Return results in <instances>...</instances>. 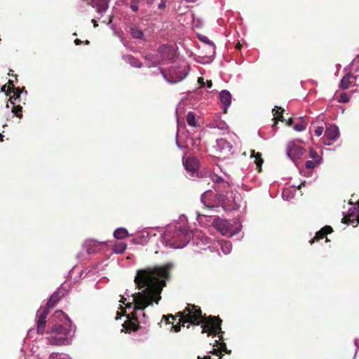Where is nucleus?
Segmentation results:
<instances>
[{"label": "nucleus", "instance_id": "obj_16", "mask_svg": "<svg viewBox=\"0 0 359 359\" xmlns=\"http://www.w3.org/2000/svg\"><path fill=\"white\" fill-rule=\"evenodd\" d=\"M105 243V241H97L95 239H87L84 242L83 248L88 255L95 254L99 252L102 249V245Z\"/></svg>", "mask_w": 359, "mask_h": 359}, {"label": "nucleus", "instance_id": "obj_61", "mask_svg": "<svg viewBox=\"0 0 359 359\" xmlns=\"http://www.w3.org/2000/svg\"><path fill=\"white\" fill-rule=\"evenodd\" d=\"M85 43H86V44H88V43H89V41L87 40V41H86V42H85Z\"/></svg>", "mask_w": 359, "mask_h": 359}, {"label": "nucleus", "instance_id": "obj_47", "mask_svg": "<svg viewBox=\"0 0 359 359\" xmlns=\"http://www.w3.org/2000/svg\"><path fill=\"white\" fill-rule=\"evenodd\" d=\"M177 131H179V129L177 130ZM175 142H176V144H177V147H179L180 149H182V145H180V143H179V142H178V132H177V135H176V140H175Z\"/></svg>", "mask_w": 359, "mask_h": 359}, {"label": "nucleus", "instance_id": "obj_38", "mask_svg": "<svg viewBox=\"0 0 359 359\" xmlns=\"http://www.w3.org/2000/svg\"><path fill=\"white\" fill-rule=\"evenodd\" d=\"M139 3H140V0H131L130 4V9L134 12L138 11Z\"/></svg>", "mask_w": 359, "mask_h": 359}, {"label": "nucleus", "instance_id": "obj_54", "mask_svg": "<svg viewBox=\"0 0 359 359\" xmlns=\"http://www.w3.org/2000/svg\"><path fill=\"white\" fill-rule=\"evenodd\" d=\"M111 28L114 30V34H115V35H116V36H118V34L117 31L114 29V26H113V25H111Z\"/></svg>", "mask_w": 359, "mask_h": 359}, {"label": "nucleus", "instance_id": "obj_51", "mask_svg": "<svg viewBox=\"0 0 359 359\" xmlns=\"http://www.w3.org/2000/svg\"><path fill=\"white\" fill-rule=\"evenodd\" d=\"M159 64H160L159 61H154L151 65H149V67L156 66V65H159Z\"/></svg>", "mask_w": 359, "mask_h": 359}, {"label": "nucleus", "instance_id": "obj_4", "mask_svg": "<svg viewBox=\"0 0 359 359\" xmlns=\"http://www.w3.org/2000/svg\"><path fill=\"white\" fill-rule=\"evenodd\" d=\"M177 316H180L177 324L170 328L175 332H180L181 326H184L186 323L198 325L204 321L201 309L194 305H188L182 312H178Z\"/></svg>", "mask_w": 359, "mask_h": 359}, {"label": "nucleus", "instance_id": "obj_49", "mask_svg": "<svg viewBox=\"0 0 359 359\" xmlns=\"http://www.w3.org/2000/svg\"><path fill=\"white\" fill-rule=\"evenodd\" d=\"M59 359H72V358H70V356H69L67 355H65L61 356Z\"/></svg>", "mask_w": 359, "mask_h": 359}, {"label": "nucleus", "instance_id": "obj_6", "mask_svg": "<svg viewBox=\"0 0 359 359\" xmlns=\"http://www.w3.org/2000/svg\"><path fill=\"white\" fill-rule=\"evenodd\" d=\"M159 70L165 80L170 83H177L184 80L189 74V67L188 66H172L168 73H165L160 67Z\"/></svg>", "mask_w": 359, "mask_h": 359}, {"label": "nucleus", "instance_id": "obj_64", "mask_svg": "<svg viewBox=\"0 0 359 359\" xmlns=\"http://www.w3.org/2000/svg\"><path fill=\"white\" fill-rule=\"evenodd\" d=\"M305 184V182H303L301 185H304Z\"/></svg>", "mask_w": 359, "mask_h": 359}, {"label": "nucleus", "instance_id": "obj_19", "mask_svg": "<svg viewBox=\"0 0 359 359\" xmlns=\"http://www.w3.org/2000/svg\"><path fill=\"white\" fill-rule=\"evenodd\" d=\"M219 100L222 104V108L224 112H226L228 107L231 103V95L230 92L227 90H222L219 93Z\"/></svg>", "mask_w": 359, "mask_h": 359}, {"label": "nucleus", "instance_id": "obj_33", "mask_svg": "<svg viewBox=\"0 0 359 359\" xmlns=\"http://www.w3.org/2000/svg\"><path fill=\"white\" fill-rule=\"evenodd\" d=\"M198 82L201 87H207L208 88H211L212 87V83L211 80L205 82L203 77H198Z\"/></svg>", "mask_w": 359, "mask_h": 359}, {"label": "nucleus", "instance_id": "obj_8", "mask_svg": "<svg viewBox=\"0 0 359 359\" xmlns=\"http://www.w3.org/2000/svg\"><path fill=\"white\" fill-rule=\"evenodd\" d=\"M183 165L187 171L188 177L194 180L198 177L199 161L195 156L183 157Z\"/></svg>", "mask_w": 359, "mask_h": 359}, {"label": "nucleus", "instance_id": "obj_48", "mask_svg": "<svg viewBox=\"0 0 359 359\" xmlns=\"http://www.w3.org/2000/svg\"><path fill=\"white\" fill-rule=\"evenodd\" d=\"M198 359H212L210 355H205L203 358H201V356L198 357Z\"/></svg>", "mask_w": 359, "mask_h": 359}, {"label": "nucleus", "instance_id": "obj_60", "mask_svg": "<svg viewBox=\"0 0 359 359\" xmlns=\"http://www.w3.org/2000/svg\"><path fill=\"white\" fill-rule=\"evenodd\" d=\"M354 343H355V346H358V339H355Z\"/></svg>", "mask_w": 359, "mask_h": 359}, {"label": "nucleus", "instance_id": "obj_29", "mask_svg": "<svg viewBox=\"0 0 359 359\" xmlns=\"http://www.w3.org/2000/svg\"><path fill=\"white\" fill-rule=\"evenodd\" d=\"M187 122L191 127H196L198 126L197 121L195 117V114L192 111L188 112L187 115Z\"/></svg>", "mask_w": 359, "mask_h": 359}, {"label": "nucleus", "instance_id": "obj_45", "mask_svg": "<svg viewBox=\"0 0 359 359\" xmlns=\"http://www.w3.org/2000/svg\"><path fill=\"white\" fill-rule=\"evenodd\" d=\"M19 97H20L19 93L18 95H15V93L12 97H10L9 101L11 102V103L12 104H13L15 100H17L19 98Z\"/></svg>", "mask_w": 359, "mask_h": 359}, {"label": "nucleus", "instance_id": "obj_56", "mask_svg": "<svg viewBox=\"0 0 359 359\" xmlns=\"http://www.w3.org/2000/svg\"><path fill=\"white\" fill-rule=\"evenodd\" d=\"M292 118H290V119L288 120L287 124H288L289 126H290V125L292 124Z\"/></svg>", "mask_w": 359, "mask_h": 359}, {"label": "nucleus", "instance_id": "obj_18", "mask_svg": "<svg viewBox=\"0 0 359 359\" xmlns=\"http://www.w3.org/2000/svg\"><path fill=\"white\" fill-rule=\"evenodd\" d=\"M158 53L167 60L172 61L175 57V51L171 46L162 45L158 48Z\"/></svg>", "mask_w": 359, "mask_h": 359}, {"label": "nucleus", "instance_id": "obj_13", "mask_svg": "<svg viewBox=\"0 0 359 359\" xmlns=\"http://www.w3.org/2000/svg\"><path fill=\"white\" fill-rule=\"evenodd\" d=\"M110 0H81L80 7H84L86 5H90L96 8L98 14L102 15L108 9Z\"/></svg>", "mask_w": 359, "mask_h": 359}, {"label": "nucleus", "instance_id": "obj_39", "mask_svg": "<svg viewBox=\"0 0 359 359\" xmlns=\"http://www.w3.org/2000/svg\"><path fill=\"white\" fill-rule=\"evenodd\" d=\"M162 320H165L167 324H173L174 321L175 320V317L172 315L163 316L162 318Z\"/></svg>", "mask_w": 359, "mask_h": 359}, {"label": "nucleus", "instance_id": "obj_23", "mask_svg": "<svg viewBox=\"0 0 359 359\" xmlns=\"http://www.w3.org/2000/svg\"><path fill=\"white\" fill-rule=\"evenodd\" d=\"M295 189L294 187L286 188L283 189L282 197L285 201H290L294 196Z\"/></svg>", "mask_w": 359, "mask_h": 359}, {"label": "nucleus", "instance_id": "obj_1", "mask_svg": "<svg viewBox=\"0 0 359 359\" xmlns=\"http://www.w3.org/2000/svg\"><path fill=\"white\" fill-rule=\"evenodd\" d=\"M171 264L139 269L135 276V283L138 292L130 294L125 292L126 297H122L120 302L126 305L123 310L120 305L121 311H117L118 320L121 315H126L127 320L123 324L121 332L130 333L137 331L142 324L148 322L144 310L154 304H158L161 299V292L165 285V279L168 276V271Z\"/></svg>", "mask_w": 359, "mask_h": 359}, {"label": "nucleus", "instance_id": "obj_22", "mask_svg": "<svg viewBox=\"0 0 359 359\" xmlns=\"http://www.w3.org/2000/svg\"><path fill=\"white\" fill-rule=\"evenodd\" d=\"M221 250L224 255H228L232 250V244L229 241L220 240L218 241Z\"/></svg>", "mask_w": 359, "mask_h": 359}, {"label": "nucleus", "instance_id": "obj_35", "mask_svg": "<svg viewBox=\"0 0 359 359\" xmlns=\"http://www.w3.org/2000/svg\"><path fill=\"white\" fill-rule=\"evenodd\" d=\"M320 163H321V162H319V161H317L315 160L307 161L305 163V167L308 169H313L314 168H316L317 165H320Z\"/></svg>", "mask_w": 359, "mask_h": 359}, {"label": "nucleus", "instance_id": "obj_42", "mask_svg": "<svg viewBox=\"0 0 359 359\" xmlns=\"http://www.w3.org/2000/svg\"><path fill=\"white\" fill-rule=\"evenodd\" d=\"M212 180L215 183L224 182V179L222 177H219L217 175H214L212 177Z\"/></svg>", "mask_w": 359, "mask_h": 359}, {"label": "nucleus", "instance_id": "obj_31", "mask_svg": "<svg viewBox=\"0 0 359 359\" xmlns=\"http://www.w3.org/2000/svg\"><path fill=\"white\" fill-rule=\"evenodd\" d=\"M197 221L199 224H203V223L205 222H210L211 220V217L209 216H207L203 214H200L197 212V217H196Z\"/></svg>", "mask_w": 359, "mask_h": 359}, {"label": "nucleus", "instance_id": "obj_2", "mask_svg": "<svg viewBox=\"0 0 359 359\" xmlns=\"http://www.w3.org/2000/svg\"><path fill=\"white\" fill-rule=\"evenodd\" d=\"M182 225L180 223L169 224L165 231L161 229L159 242L157 246L160 248V245L173 249H180L184 248L193 238V232L189 229L187 225V218L182 215L180 217Z\"/></svg>", "mask_w": 359, "mask_h": 359}, {"label": "nucleus", "instance_id": "obj_59", "mask_svg": "<svg viewBox=\"0 0 359 359\" xmlns=\"http://www.w3.org/2000/svg\"><path fill=\"white\" fill-rule=\"evenodd\" d=\"M3 137H4V135L0 133V141H3Z\"/></svg>", "mask_w": 359, "mask_h": 359}, {"label": "nucleus", "instance_id": "obj_53", "mask_svg": "<svg viewBox=\"0 0 359 359\" xmlns=\"http://www.w3.org/2000/svg\"><path fill=\"white\" fill-rule=\"evenodd\" d=\"M57 355V353H52L50 355V359H53L55 356H56Z\"/></svg>", "mask_w": 359, "mask_h": 359}, {"label": "nucleus", "instance_id": "obj_17", "mask_svg": "<svg viewBox=\"0 0 359 359\" xmlns=\"http://www.w3.org/2000/svg\"><path fill=\"white\" fill-rule=\"evenodd\" d=\"M215 147L218 151L224 155L233 154L232 144L224 138L218 139Z\"/></svg>", "mask_w": 359, "mask_h": 359}, {"label": "nucleus", "instance_id": "obj_24", "mask_svg": "<svg viewBox=\"0 0 359 359\" xmlns=\"http://www.w3.org/2000/svg\"><path fill=\"white\" fill-rule=\"evenodd\" d=\"M212 128H218L222 131H226L228 128L227 124L223 121L215 120L210 123Z\"/></svg>", "mask_w": 359, "mask_h": 359}, {"label": "nucleus", "instance_id": "obj_12", "mask_svg": "<svg viewBox=\"0 0 359 359\" xmlns=\"http://www.w3.org/2000/svg\"><path fill=\"white\" fill-rule=\"evenodd\" d=\"M212 224L213 226L223 236L233 237L237 232L231 231L230 224L224 219L219 217L214 218Z\"/></svg>", "mask_w": 359, "mask_h": 359}, {"label": "nucleus", "instance_id": "obj_62", "mask_svg": "<svg viewBox=\"0 0 359 359\" xmlns=\"http://www.w3.org/2000/svg\"><path fill=\"white\" fill-rule=\"evenodd\" d=\"M237 48H241V45H240V44H238V45L237 46Z\"/></svg>", "mask_w": 359, "mask_h": 359}, {"label": "nucleus", "instance_id": "obj_10", "mask_svg": "<svg viewBox=\"0 0 359 359\" xmlns=\"http://www.w3.org/2000/svg\"><path fill=\"white\" fill-rule=\"evenodd\" d=\"M157 231L161 234V229L158 227L145 229L138 232L137 236L133 238V242L135 244L144 245L149 241L150 238L156 236Z\"/></svg>", "mask_w": 359, "mask_h": 359}, {"label": "nucleus", "instance_id": "obj_21", "mask_svg": "<svg viewBox=\"0 0 359 359\" xmlns=\"http://www.w3.org/2000/svg\"><path fill=\"white\" fill-rule=\"evenodd\" d=\"M332 229L330 226H326L325 227L321 229L320 231H317L316 233V236L310 241V243H313L316 241L321 239L324 238L327 233L332 232Z\"/></svg>", "mask_w": 359, "mask_h": 359}, {"label": "nucleus", "instance_id": "obj_9", "mask_svg": "<svg viewBox=\"0 0 359 359\" xmlns=\"http://www.w3.org/2000/svg\"><path fill=\"white\" fill-rule=\"evenodd\" d=\"M221 324L222 320L219 318L210 316L209 319L204 322V325L202 326V333H208V335L222 334Z\"/></svg>", "mask_w": 359, "mask_h": 359}, {"label": "nucleus", "instance_id": "obj_5", "mask_svg": "<svg viewBox=\"0 0 359 359\" xmlns=\"http://www.w3.org/2000/svg\"><path fill=\"white\" fill-rule=\"evenodd\" d=\"M64 295V293H60L59 290L55 292L49 298L48 302L46 304V307L42 310L39 309L36 312V316L38 317L36 330L37 332L43 334L45 330L46 323V317L49 313V309L54 307L56 303Z\"/></svg>", "mask_w": 359, "mask_h": 359}, {"label": "nucleus", "instance_id": "obj_32", "mask_svg": "<svg viewBox=\"0 0 359 359\" xmlns=\"http://www.w3.org/2000/svg\"><path fill=\"white\" fill-rule=\"evenodd\" d=\"M300 119H302V121L299 123L295 124L293 127L294 130L297 132L304 131L306 129V123H305L304 121L303 120V117H300Z\"/></svg>", "mask_w": 359, "mask_h": 359}, {"label": "nucleus", "instance_id": "obj_63", "mask_svg": "<svg viewBox=\"0 0 359 359\" xmlns=\"http://www.w3.org/2000/svg\"><path fill=\"white\" fill-rule=\"evenodd\" d=\"M6 108H9L8 104H6Z\"/></svg>", "mask_w": 359, "mask_h": 359}, {"label": "nucleus", "instance_id": "obj_52", "mask_svg": "<svg viewBox=\"0 0 359 359\" xmlns=\"http://www.w3.org/2000/svg\"><path fill=\"white\" fill-rule=\"evenodd\" d=\"M92 22L93 23V26H94L95 27H97V26H98V24H97V21H96L95 19H93V20H92Z\"/></svg>", "mask_w": 359, "mask_h": 359}, {"label": "nucleus", "instance_id": "obj_14", "mask_svg": "<svg viewBox=\"0 0 359 359\" xmlns=\"http://www.w3.org/2000/svg\"><path fill=\"white\" fill-rule=\"evenodd\" d=\"M211 194H212V192L210 190H207V191H204L201 196V203L207 208H215V207H220L221 206L222 208L224 209V206L223 205V204L225 202L226 196L222 194H217V199L219 201V203L221 204L215 205L212 204L211 202L209 201V200L208 199V198L209 197V196Z\"/></svg>", "mask_w": 359, "mask_h": 359}, {"label": "nucleus", "instance_id": "obj_11", "mask_svg": "<svg viewBox=\"0 0 359 359\" xmlns=\"http://www.w3.org/2000/svg\"><path fill=\"white\" fill-rule=\"evenodd\" d=\"M339 135L340 133L338 126L334 124H329L326 126L322 143L325 145L330 146L332 142L337 141Z\"/></svg>", "mask_w": 359, "mask_h": 359}, {"label": "nucleus", "instance_id": "obj_46", "mask_svg": "<svg viewBox=\"0 0 359 359\" xmlns=\"http://www.w3.org/2000/svg\"><path fill=\"white\" fill-rule=\"evenodd\" d=\"M273 112H274L273 115L276 118L280 120L283 118V116L280 114H279L278 110L273 109Z\"/></svg>", "mask_w": 359, "mask_h": 359}, {"label": "nucleus", "instance_id": "obj_27", "mask_svg": "<svg viewBox=\"0 0 359 359\" xmlns=\"http://www.w3.org/2000/svg\"><path fill=\"white\" fill-rule=\"evenodd\" d=\"M114 236L117 239H123L128 236V231L126 229L120 227L114 231Z\"/></svg>", "mask_w": 359, "mask_h": 359}, {"label": "nucleus", "instance_id": "obj_3", "mask_svg": "<svg viewBox=\"0 0 359 359\" xmlns=\"http://www.w3.org/2000/svg\"><path fill=\"white\" fill-rule=\"evenodd\" d=\"M64 316L68 323L69 327H65L60 325H55L51 330V336L48 338L49 344L53 345H65L69 343V340L74 334V330L72 328L70 318L62 311H58Z\"/></svg>", "mask_w": 359, "mask_h": 359}, {"label": "nucleus", "instance_id": "obj_44", "mask_svg": "<svg viewBox=\"0 0 359 359\" xmlns=\"http://www.w3.org/2000/svg\"><path fill=\"white\" fill-rule=\"evenodd\" d=\"M202 41L205 42V43H208L210 46H213L214 43L208 39V38L205 36H203L199 38Z\"/></svg>", "mask_w": 359, "mask_h": 359}, {"label": "nucleus", "instance_id": "obj_55", "mask_svg": "<svg viewBox=\"0 0 359 359\" xmlns=\"http://www.w3.org/2000/svg\"><path fill=\"white\" fill-rule=\"evenodd\" d=\"M8 83L12 86L13 90H14L13 81L11 80H9Z\"/></svg>", "mask_w": 359, "mask_h": 359}, {"label": "nucleus", "instance_id": "obj_34", "mask_svg": "<svg viewBox=\"0 0 359 359\" xmlns=\"http://www.w3.org/2000/svg\"><path fill=\"white\" fill-rule=\"evenodd\" d=\"M309 157L312 158V160H315L322 163V156L318 155L317 152L315 151L313 149H311L309 151Z\"/></svg>", "mask_w": 359, "mask_h": 359}, {"label": "nucleus", "instance_id": "obj_43", "mask_svg": "<svg viewBox=\"0 0 359 359\" xmlns=\"http://www.w3.org/2000/svg\"><path fill=\"white\" fill-rule=\"evenodd\" d=\"M198 236H201L202 242L204 244H208V243H210L211 239L210 238L205 236V235L202 234L201 232H200V234L198 235Z\"/></svg>", "mask_w": 359, "mask_h": 359}, {"label": "nucleus", "instance_id": "obj_26", "mask_svg": "<svg viewBox=\"0 0 359 359\" xmlns=\"http://www.w3.org/2000/svg\"><path fill=\"white\" fill-rule=\"evenodd\" d=\"M130 34L133 38L137 39H144L143 32L137 26H133L130 27Z\"/></svg>", "mask_w": 359, "mask_h": 359}, {"label": "nucleus", "instance_id": "obj_25", "mask_svg": "<svg viewBox=\"0 0 359 359\" xmlns=\"http://www.w3.org/2000/svg\"><path fill=\"white\" fill-rule=\"evenodd\" d=\"M124 60L129 63L132 67L140 68L142 67V63L137 59L134 57L133 55H125Z\"/></svg>", "mask_w": 359, "mask_h": 359}, {"label": "nucleus", "instance_id": "obj_28", "mask_svg": "<svg viewBox=\"0 0 359 359\" xmlns=\"http://www.w3.org/2000/svg\"><path fill=\"white\" fill-rule=\"evenodd\" d=\"M351 77L352 76L349 73H347L344 76H343L339 83V88L343 90L348 88L351 83L350 79Z\"/></svg>", "mask_w": 359, "mask_h": 359}, {"label": "nucleus", "instance_id": "obj_15", "mask_svg": "<svg viewBox=\"0 0 359 359\" xmlns=\"http://www.w3.org/2000/svg\"><path fill=\"white\" fill-rule=\"evenodd\" d=\"M303 153V148L297 145L294 142H290L287 144V155L293 162L299 159Z\"/></svg>", "mask_w": 359, "mask_h": 359}, {"label": "nucleus", "instance_id": "obj_40", "mask_svg": "<svg viewBox=\"0 0 359 359\" xmlns=\"http://www.w3.org/2000/svg\"><path fill=\"white\" fill-rule=\"evenodd\" d=\"M350 98L349 96L346 93H341L338 102L341 103H346L349 101Z\"/></svg>", "mask_w": 359, "mask_h": 359}, {"label": "nucleus", "instance_id": "obj_41", "mask_svg": "<svg viewBox=\"0 0 359 359\" xmlns=\"http://www.w3.org/2000/svg\"><path fill=\"white\" fill-rule=\"evenodd\" d=\"M324 132V128L323 126H318L314 130V133L317 137H320Z\"/></svg>", "mask_w": 359, "mask_h": 359}, {"label": "nucleus", "instance_id": "obj_36", "mask_svg": "<svg viewBox=\"0 0 359 359\" xmlns=\"http://www.w3.org/2000/svg\"><path fill=\"white\" fill-rule=\"evenodd\" d=\"M126 248L127 245L126 243H120L114 247V251L116 253H122L126 250Z\"/></svg>", "mask_w": 359, "mask_h": 359}, {"label": "nucleus", "instance_id": "obj_50", "mask_svg": "<svg viewBox=\"0 0 359 359\" xmlns=\"http://www.w3.org/2000/svg\"><path fill=\"white\" fill-rule=\"evenodd\" d=\"M74 43L76 44V45H80L82 43V41L79 39H76L75 41H74Z\"/></svg>", "mask_w": 359, "mask_h": 359}, {"label": "nucleus", "instance_id": "obj_30", "mask_svg": "<svg viewBox=\"0 0 359 359\" xmlns=\"http://www.w3.org/2000/svg\"><path fill=\"white\" fill-rule=\"evenodd\" d=\"M252 155L255 158V163L258 167H261L263 163V160L261 158V154L259 153H256L255 151H251Z\"/></svg>", "mask_w": 359, "mask_h": 359}, {"label": "nucleus", "instance_id": "obj_58", "mask_svg": "<svg viewBox=\"0 0 359 359\" xmlns=\"http://www.w3.org/2000/svg\"><path fill=\"white\" fill-rule=\"evenodd\" d=\"M6 86H3L2 88H1V91L2 92H5L6 91Z\"/></svg>", "mask_w": 359, "mask_h": 359}, {"label": "nucleus", "instance_id": "obj_37", "mask_svg": "<svg viewBox=\"0 0 359 359\" xmlns=\"http://www.w3.org/2000/svg\"><path fill=\"white\" fill-rule=\"evenodd\" d=\"M22 107L20 105L13 107L12 112L15 114L18 118H21L22 117Z\"/></svg>", "mask_w": 359, "mask_h": 359}, {"label": "nucleus", "instance_id": "obj_7", "mask_svg": "<svg viewBox=\"0 0 359 359\" xmlns=\"http://www.w3.org/2000/svg\"><path fill=\"white\" fill-rule=\"evenodd\" d=\"M349 204L351 205L348 208V212L344 214V217L341 219L343 223L351 224L353 226H357L359 224V200L355 203L350 201Z\"/></svg>", "mask_w": 359, "mask_h": 359}, {"label": "nucleus", "instance_id": "obj_20", "mask_svg": "<svg viewBox=\"0 0 359 359\" xmlns=\"http://www.w3.org/2000/svg\"><path fill=\"white\" fill-rule=\"evenodd\" d=\"M222 339V336H219V340H215V343L213 344V347L217 346L219 345V347L218 348H213L212 351H210V353L215 354L216 355H219L222 353V351L225 352L226 353L230 354L231 351L227 349L226 345L224 342L219 343V340Z\"/></svg>", "mask_w": 359, "mask_h": 359}, {"label": "nucleus", "instance_id": "obj_57", "mask_svg": "<svg viewBox=\"0 0 359 359\" xmlns=\"http://www.w3.org/2000/svg\"><path fill=\"white\" fill-rule=\"evenodd\" d=\"M111 21H112V20H111V18H110V19L109 20V21L107 22V24L108 25H111Z\"/></svg>", "mask_w": 359, "mask_h": 359}]
</instances>
